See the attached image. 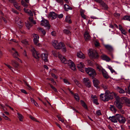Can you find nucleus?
<instances>
[{
	"mask_svg": "<svg viewBox=\"0 0 130 130\" xmlns=\"http://www.w3.org/2000/svg\"><path fill=\"white\" fill-rule=\"evenodd\" d=\"M58 57L63 63L65 64H68L72 70L74 71L76 70V69L75 65L73 62L71 60H67L64 57L59 54H58Z\"/></svg>",
	"mask_w": 130,
	"mask_h": 130,
	"instance_id": "f257e3e1",
	"label": "nucleus"
},
{
	"mask_svg": "<svg viewBox=\"0 0 130 130\" xmlns=\"http://www.w3.org/2000/svg\"><path fill=\"white\" fill-rule=\"evenodd\" d=\"M111 93H108L106 92L104 94L101 93L100 95L101 99L104 101H108L112 98Z\"/></svg>",
	"mask_w": 130,
	"mask_h": 130,
	"instance_id": "f03ea898",
	"label": "nucleus"
},
{
	"mask_svg": "<svg viewBox=\"0 0 130 130\" xmlns=\"http://www.w3.org/2000/svg\"><path fill=\"white\" fill-rule=\"evenodd\" d=\"M85 70L86 72L89 75L93 78L96 75V73L95 70L91 68H86Z\"/></svg>",
	"mask_w": 130,
	"mask_h": 130,
	"instance_id": "7ed1b4c3",
	"label": "nucleus"
},
{
	"mask_svg": "<svg viewBox=\"0 0 130 130\" xmlns=\"http://www.w3.org/2000/svg\"><path fill=\"white\" fill-rule=\"evenodd\" d=\"M88 54L91 58H97L98 56L96 51L91 49L89 50Z\"/></svg>",
	"mask_w": 130,
	"mask_h": 130,
	"instance_id": "20e7f679",
	"label": "nucleus"
},
{
	"mask_svg": "<svg viewBox=\"0 0 130 130\" xmlns=\"http://www.w3.org/2000/svg\"><path fill=\"white\" fill-rule=\"evenodd\" d=\"M41 25L49 29L50 28V26L47 20H43L41 21Z\"/></svg>",
	"mask_w": 130,
	"mask_h": 130,
	"instance_id": "39448f33",
	"label": "nucleus"
},
{
	"mask_svg": "<svg viewBox=\"0 0 130 130\" xmlns=\"http://www.w3.org/2000/svg\"><path fill=\"white\" fill-rule=\"evenodd\" d=\"M121 99L122 100L123 103L127 106H130V99L125 97H122Z\"/></svg>",
	"mask_w": 130,
	"mask_h": 130,
	"instance_id": "423d86ee",
	"label": "nucleus"
},
{
	"mask_svg": "<svg viewBox=\"0 0 130 130\" xmlns=\"http://www.w3.org/2000/svg\"><path fill=\"white\" fill-rule=\"evenodd\" d=\"M118 120L119 122L121 123H124L126 121L125 117H123L121 115L118 114Z\"/></svg>",
	"mask_w": 130,
	"mask_h": 130,
	"instance_id": "0eeeda50",
	"label": "nucleus"
},
{
	"mask_svg": "<svg viewBox=\"0 0 130 130\" xmlns=\"http://www.w3.org/2000/svg\"><path fill=\"white\" fill-rule=\"evenodd\" d=\"M12 50H13V54L12 55L13 56L14 58H17L18 61L19 60L20 62H22V61L21 60H20L19 58H18V57L19 56V55L17 51L15 50V49L13 48H12Z\"/></svg>",
	"mask_w": 130,
	"mask_h": 130,
	"instance_id": "6e6552de",
	"label": "nucleus"
},
{
	"mask_svg": "<svg viewBox=\"0 0 130 130\" xmlns=\"http://www.w3.org/2000/svg\"><path fill=\"white\" fill-rule=\"evenodd\" d=\"M31 51L32 53L33 56L36 59H38L39 58V53L36 51L34 48H33Z\"/></svg>",
	"mask_w": 130,
	"mask_h": 130,
	"instance_id": "1a4fd4ad",
	"label": "nucleus"
},
{
	"mask_svg": "<svg viewBox=\"0 0 130 130\" xmlns=\"http://www.w3.org/2000/svg\"><path fill=\"white\" fill-rule=\"evenodd\" d=\"M77 67L79 70L81 72H83L84 71V66L82 62H80L77 64Z\"/></svg>",
	"mask_w": 130,
	"mask_h": 130,
	"instance_id": "9d476101",
	"label": "nucleus"
},
{
	"mask_svg": "<svg viewBox=\"0 0 130 130\" xmlns=\"http://www.w3.org/2000/svg\"><path fill=\"white\" fill-rule=\"evenodd\" d=\"M83 82L87 87L89 88L90 87L91 83L89 78H84L83 79Z\"/></svg>",
	"mask_w": 130,
	"mask_h": 130,
	"instance_id": "9b49d317",
	"label": "nucleus"
},
{
	"mask_svg": "<svg viewBox=\"0 0 130 130\" xmlns=\"http://www.w3.org/2000/svg\"><path fill=\"white\" fill-rule=\"evenodd\" d=\"M118 117V114H116L114 116L111 117H110L109 118L112 122L113 123H117V122Z\"/></svg>",
	"mask_w": 130,
	"mask_h": 130,
	"instance_id": "f8f14e48",
	"label": "nucleus"
},
{
	"mask_svg": "<svg viewBox=\"0 0 130 130\" xmlns=\"http://www.w3.org/2000/svg\"><path fill=\"white\" fill-rule=\"evenodd\" d=\"M32 35L34 37L33 41L34 43L35 44H36L38 42L39 37L38 35L36 34H33Z\"/></svg>",
	"mask_w": 130,
	"mask_h": 130,
	"instance_id": "ddd939ff",
	"label": "nucleus"
},
{
	"mask_svg": "<svg viewBox=\"0 0 130 130\" xmlns=\"http://www.w3.org/2000/svg\"><path fill=\"white\" fill-rule=\"evenodd\" d=\"M57 15L54 12H51L49 15L48 17L49 19L52 20L56 18Z\"/></svg>",
	"mask_w": 130,
	"mask_h": 130,
	"instance_id": "4468645a",
	"label": "nucleus"
},
{
	"mask_svg": "<svg viewBox=\"0 0 130 130\" xmlns=\"http://www.w3.org/2000/svg\"><path fill=\"white\" fill-rule=\"evenodd\" d=\"M111 94L112 95V98L111 99H113V97L115 98L116 101L114 102H117L120 101V98L119 96L117 94L114 92H111Z\"/></svg>",
	"mask_w": 130,
	"mask_h": 130,
	"instance_id": "2eb2a0df",
	"label": "nucleus"
},
{
	"mask_svg": "<svg viewBox=\"0 0 130 130\" xmlns=\"http://www.w3.org/2000/svg\"><path fill=\"white\" fill-rule=\"evenodd\" d=\"M114 104L119 109H121L122 108V104H123V102L120 103V101L114 102Z\"/></svg>",
	"mask_w": 130,
	"mask_h": 130,
	"instance_id": "dca6fc26",
	"label": "nucleus"
},
{
	"mask_svg": "<svg viewBox=\"0 0 130 130\" xmlns=\"http://www.w3.org/2000/svg\"><path fill=\"white\" fill-rule=\"evenodd\" d=\"M77 56L78 57L80 58L84 59L85 58V55L81 51L78 52L77 53Z\"/></svg>",
	"mask_w": 130,
	"mask_h": 130,
	"instance_id": "f3484780",
	"label": "nucleus"
},
{
	"mask_svg": "<svg viewBox=\"0 0 130 130\" xmlns=\"http://www.w3.org/2000/svg\"><path fill=\"white\" fill-rule=\"evenodd\" d=\"M84 38L86 41H88L89 40L91 37L87 31L84 34Z\"/></svg>",
	"mask_w": 130,
	"mask_h": 130,
	"instance_id": "a211bd4d",
	"label": "nucleus"
},
{
	"mask_svg": "<svg viewBox=\"0 0 130 130\" xmlns=\"http://www.w3.org/2000/svg\"><path fill=\"white\" fill-rule=\"evenodd\" d=\"M47 56V54L45 53L42 54L41 55V57L45 62H46L48 61Z\"/></svg>",
	"mask_w": 130,
	"mask_h": 130,
	"instance_id": "6ab92c4d",
	"label": "nucleus"
},
{
	"mask_svg": "<svg viewBox=\"0 0 130 130\" xmlns=\"http://www.w3.org/2000/svg\"><path fill=\"white\" fill-rule=\"evenodd\" d=\"M93 82L94 86L97 88L99 87V82L96 79H94L93 80Z\"/></svg>",
	"mask_w": 130,
	"mask_h": 130,
	"instance_id": "aec40b11",
	"label": "nucleus"
},
{
	"mask_svg": "<svg viewBox=\"0 0 130 130\" xmlns=\"http://www.w3.org/2000/svg\"><path fill=\"white\" fill-rule=\"evenodd\" d=\"M104 46L105 48L108 50L110 52H111L113 50V48L112 46L109 45H104Z\"/></svg>",
	"mask_w": 130,
	"mask_h": 130,
	"instance_id": "412c9836",
	"label": "nucleus"
},
{
	"mask_svg": "<svg viewBox=\"0 0 130 130\" xmlns=\"http://www.w3.org/2000/svg\"><path fill=\"white\" fill-rule=\"evenodd\" d=\"M102 73L103 77L106 79H107L109 77V76L105 70H103L102 71Z\"/></svg>",
	"mask_w": 130,
	"mask_h": 130,
	"instance_id": "4be33fe9",
	"label": "nucleus"
},
{
	"mask_svg": "<svg viewBox=\"0 0 130 130\" xmlns=\"http://www.w3.org/2000/svg\"><path fill=\"white\" fill-rule=\"evenodd\" d=\"M101 58L102 59L107 61H109L110 60V59L106 55H103L101 56Z\"/></svg>",
	"mask_w": 130,
	"mask_h": 130,
	"instance_id": "5701e85b",
	"label": "nucleus"
},
{
	"mask_svg": "<svg viewBox=\"0 0 130 130\" xmlns=\"http://www.w3.org/2000/svg\"><path fill=\"white\" fill-rule=\"evenodd\" d=\"M24 11L25 12L27 13L31 17L33 16L32 13L30 10L26 9L25 8H24Z\"/></svg>",
	"mask_w": 130,
	"mask_h": 130,
	"instance_id": "b1692460",
	"label": "nucleus"
},
{
	"mask_svg": "<svg viewBox=\"0 0 130 130\" xmlns=\"http://www.w3.org/2000/svg\"><path fill=\"white\" fill-rule=\"evenodd\" d=\"M11 64L15 68H18L19 66V64L18 62L15 60H12Z\"/></svg>",
	"mask_w": 130,
	"mask_h": 130,
	"instance_id": "393cba45",
	"label": "nucleus"
},
{
	"mask_svg": "<svg viewBox=\"0 0 130 130\" xmlns=\"http://www.w3.org/2000/svg\"><path fill=\"white\" fill-rule=\"evenodd\" d=\"M100 2H99L102 6L105 9H106L107 8V7L106 4L102 0L100 1Z\"/></svg>",
	"mask_w": 130,
	"mask_h": 130,
	"instance_id": "a878e982",
	"label": "nucleus"
},
{
	"mask_svg": "<svg viewBox=\"0 0 130 130\" xmlns=\"http://www.w3.org/2000/svg\"><path fill=\"white\" fill-rule=\"evenodd\" d=\"M66 21L69 24L72 23L71 17L69 15L67 16L65 19Z\"/></svg>",
	"mask_w": 130,
	"mask_h": 130,
	"instance_id": "bb28decb",
	"label": "nucleus"
},
{
	"mask_svg": "<svg viewBox=\"0 0 130 130\" xmlns=\"http://www.w3.org/2000/svg\"><path fill=\"white\" fill-rule=\"evenodd\" d=\"M110 106L109 109L110 110L113 112H116L117 110L115 106L112 105H110Z\"/></svg>",
	"mask_w": 130,
	"mask_h": 130,
	"instance_id": "cd10ccee",
	"label": "nucleus"
},
{
	"mask_svg": "<svg viewBox=\"0 0 130 130\" xmlns=\"http://www.w3.org/2000/svg\"><path fill=\"white\" fill-rule=\"evenodd\" d=\"M119 29L121 31L122 34L125 35L126 34V31L120 25H119Z\"/></svg>",
	"mask_w": 130,
	"mask_h": 130,
	"instance_id": "c85d7f7f",
	"label": "nucleus"
},
{
	"mask_svg": "<svg viewBox=\"0 0 130 130\" xmlns=\"http://www.w3.org/2000/svg\"><path fill=\"white\" fill-rule=\"evenodd\" d=\"M65 46L64 43H59L57 45V49H62V47Z\"/></svg>",
	"mask_w": 130,
	"mask_h": 130,
	"instance_id": "c756f323",
	"label": "nucleus"
},
{
	"mask_svg": "<svg viewBox=\"0 0 130 130\" xmlns=\"http://www.w3.org/2000/svg\"><path fill=\"white\" fill-rule=\"evenodd\" d=\"M64 8L65 11H68V10H71L72 9V8L69 6L67 4H65L64 6Z\"/></svg>",
	"mask_w": 130,
	"mask_h": 130,
	"instance_id": "7c9ffc66",
	"label": "nucleus"
},
{
	"mask_svg": "<svg viewBox=\"0 0 130 130\" xmlns=\"http://www.w3.org/2000/svg\"><path fill=\"white\" fill-rule=\"evenodd\" d=\"M63 33L68 35H71V32L67 29H64L63 30Z\"/></svg>",
	"mask_w": 130,
	"mask_h": 130,
	"instance_id": "2f4dec72",
	"label": "nucleus"
},
{
	"mask_svg": "<svg viewBox=\"0 0 130 130\" xmlns=\"http://www.w3.org/2000/svg\"><path fill=\"white\" fill-rule=\"evenodd\" d=\"M53 46L56 49L57 48V40H53L52 42Z\"/></svg>",
	"mask_w": 130,
	"mask_h": 130,
	"instance_id": "473e14b6",
	"label": "nucleus"
},
{
	"mask_svg": "<svg viewBox=\"0 0 130 130\" xmlns=\"http://www.w3.org/2000/svg\"><path fill=\"white\" fill-rule=\"evenodd\" d=\"M117 91H118L120 93H123L125 92V91L124 90L119 87H117Z\"/></svg>",
	"mask_w": 130,
	"mask_h": 130,
	"instance_id": "72a5a7b5",
	"label": "nucleus"
},
{
	"mask_svg": "<svg viewBox=\"0 0 130 130\" xmlns=\"http://www.w3.org/2000/svg\"><path fill=\"white\" fill-rule=\"evenodd\" d=\"M17 114L18 115V117L20 121L21 122L23 121V119L24 118L23 116L22 115L20 114L18 112L17 113Z\"/></svg>",
	"mask_w": 130,
	"mask_h": 130,
	"instance_id": "f704fd0d",
	"label": "nucleus"
},
{
	"mask_svg": "<svg viewBox=\"0 0 130 130\" xmlns=\"http://www.w3.org/2000/svg\"><path fill=\"white\" fill-rule=\"evenodd\" d=\"M74 96L75 100L77 101H79L80 100V98L78 95L77 94H74Z\"/></svg>",
	"mask_w": 130,
	"mask_h": 130,
	"instance_id": "c9c22d12",
	"label": "nucleus"
},
{
	"mask_svg": "<svg viewBox=\"0 0 130 130\" xmlns=\"http://www.w3.org/2000/svg\"><path fill=\"white\" fill-rule=\"evenodd\" d=\"M30 100L32 103L34 104V105L37 107H38L39 105L38 103L35 101V100L32 98H31Z\"/></svg>",
	"mask_w": 130,
	"mask_h": 130,
	"instance_id": "e433bc0d",
	"label": "nucleus"
},
{
	"mask_svg": "<svg viewBox=\"0 0 130 130\" xmlns=\"http://www.w3.org/2000/svg\"><path fill=\"white\" fill-rule=\"evenodd\" d=\"M25 24L26 26L28 29H29V28L31 27L32 26L31 24L29 22H28L27 23H26Z\"/></svg>",
	"mask_w": 130,
	"mask_h": 130,
	"instance_id": "4c0bfd02",
	"label": "nucleus"
},
{
	"mask_svg": "<svg viewBox=\"0 0 130 130\" xmlns=\"http://www.w3.org/2000/svg\"><path fill=\"white\" fill-rule=\"evenodd\" d=\"M14 5L15 7L18 9H20V7L19 5L16 2L14 3Z\"/></svg>",
	"mask_w": 130,
	"mask_h": 130,
	"instance_id": "58836bf2",
	"label": "nucleus"
},
{
	"mask_svg": "<svg viewBox=\"0 0 130 130\" xmlns=\"http://www.w3.org/2000/svg\"><path fill=\"white\" fill-rule=\"evenodd\" d=\"M80 102L82 106L85 108L87 109V105L82 100H81Z\"/></svg>",
	"mask_w": 130,
	"mask_h": 130,
	"instance_id": "ea45409f",
	"label": "nucleus"
},
{
	"mask_svg": "<svg viewBox=\"0 0 130 130\" xmlns=\"http://www.w3.org/2000/svg\"><path fill=\"white\" fill-rule=\"evenodd\" d=\"M123 19L125 20H126L130 21V16H129L126 15L124 16Z\"/></svg>",
	"mask_w": 130,
	"mask_h": 130,
	"instance_id": "a19ab883",
	"label": "nucleus"
},
{
	"mask_svg": "<svg viewBox=\"0 0 130 130\" xmlns=\"http://www.w3.org/2000/svg\"><path fill=\"white\" fill-rule=\"evenodd\" d=\"M63 81L64 83L67 85H70L71 83L69 82V81L66 79H63Z\"/></svg>",
	"mask_w": 130,
	"mask_h": 130,
	"instance_id": "79ce46f5",
	"label": "nucleus"
},
{
	"mask_svg": "<svg viewBox=\"0 0 130 130\" xmlns=\"http://www.w3.org/2000/svg\"><path fill=\"white\" fill-rule=\"evenodd\" d=\"M38 29L39 30H40L41 31V32L44 35H45L46 34V32L44 29H42V28L40 27L38 28Z\"/></svg>",
	"mask_w": 130,
	"mask_h": 130,
	"instance_id": "37998d69",
	"label": "nucleus"
},
{
	"mask_svg": "<svg viewBox=\"0 0 130 130\" xmlns=\"http://www.w3.org/2000/svg\"><path fill=\"white\" fill-rule=\"evenodd\" d=\"M19 19L18 17H16L15 19V22L16 23L18 24L19 25H20L21 24V22L20 20H17V19Z\"/></svg>",
	"mask_w": 130,
	"mask_h": 130,
	"instance_id": "c03bdc74",
	"label": "nucleus"
},
{
	"mask_svg": "<svg viewBox=\"0 0 130 130\" xmlns=\"http://www.w3.org/2000/svg\"><path fill=\"white\" fill-rule=\"evenodd\" d=\"M97 69L100 72L101 71L102 72V71L103 70H104L102 67L100 66H97Z\"/></svg>",
	"mask_w": 130,
	"mask_h": 130,
	"instance_id": "a18cd8bd",
	"label": "nucleus"
},
{
	"mask_svg": "<svg viewBox=\"0 0 130 130\" xmlns=\"http://www.w3.org/2000/svg\"><path fill=\"white\" fill-rule=\"evenodd\" d=\"M80 14L82 18H83L84 19H86V16L84 14L83 12L81 11L80 12Z\"/></svg>",
	"mask_w": 130,
	"mask_h": 130,
	"instance_id": "49530a36",
	"label": "nucleus"
},
{
	"mask_svg": "<svg viewBox=\"0 0 130 130\" xmlns=\"http://www.w3.org/2000/svg\"><path fill=\"white\" fill-rule=\"evenodd\" d=\"M21 3L24 6L27 7V4L23 1H21Z\"/></svg>",
	"mask_w": 130,
	"mask_h": 130,
	"instance_id": "de8ad7c7",
	"label": "nucleus"
},
{
	"mask_svg": "<svg viewBox=\"0 0 130 130\" xmlns=\"http://www.w3.org/2000/svg\"><path fill=\"white\" fill-rule=\"evenodd\" d=\"M29 117L32 120L34 121H37L36 119H35L34 117L32 116L31 115H30L29 116Z\"/></svg>",
	"mask_w": 130,
	"mask_h": 130,
	"instance_id": "09e8293b",
	"label": "nucleus"
},
{
	"mask_svg": "<svg viewBox=\"0 0 130 130\" xmlns=\"http://www.w3.org/2000/svg\"><path fill=\"white\" fill-rule=\"evenodd\" d=\"M57 118H58V120H59V121H60L62 123L64 122V119L63 118H61L60 117H58V116Z\"/></svg>",
	"mask_w": 130,
	"mask_h": 130,
	"instance_id": "8fccbe9b",
	"label": "nucleus"
},
{
	"mask_svg": "<svg viewBox=\"0 0 130 130\" xmlns=\"http://www.w3.org/2000/svg\"><path fill=\"white\" fill-rule=\"evenodd\" d=\"M57 2L60 3L61 5L63 4V2L62 0H57Z\"/></svg>",
	"mask_w": 130,
	"mask_h": 130,
	"instance_id": "3c124183",
	"label": "nucleus"
},
{
	"mask_svg": "<svg viewBox=\"0 0 130 130\" xmlns=\"http://www.w3.org/2000/svg\"><path fill=\"white\" fill-rule=\"evenodd\" d=\"M108 68L110 70L112 73L115 72V71L112 69V67H109Z\"/></svg>",
	"mask_w": 130,
	"mask_h": 130,
	"instance_id": "603ef678",
	"label": "nucleus"
},
{
	"mask_svg": "<svg viewBox=\"0 0 130 130\" xmlns=\"http://www.w3.org/2000/svg\"><path fill=\"white\" fill-rule=\"evenodd\" d=\"M74 82L75 83L76 85L78 86L80 84L79 81L77 79H75L74 80Z\"/></svg>",
	"mask_w": 130,
	"mask_h": 130,
	"instance_id": "864d4df0",
	"label": "nucleus"
},
{
	"mask_svg": "<svg viewBox=\"0 0 130 130\" xmlns=\"http://www.w3.org/2000/svg\"><path fill=\"white\" fill-rule=\"evenodd\" d=\"M21 42L24 43L25 44H28V41L26 40H23L21 41Z\"/></svg>",
	"mask_w": 130,
	"mask_h": 130,
	"instance_id": "5fc2aeb1",
	"label": "nucleus"
},
{
	"mask_svg": "<svg viewBox=\"0 0 130 130\" xmlns=\"http://www.w3.org/2000/svg\"><path fill=\"white\" fill-rule=\"evenodd\" d=\"M5 64L7 66L8 68L10 69L11 70L13 71L12 69L13 68L12 67H11L10 65L7 64L6 63H5Z\"/></svg>",
	"mask_w": 130,
	"mask_h": 130,
	"instance_id": "6e6d98bb",
	"label": "nucleus"
},
{
	"mask_svg": "<svg viewBox=\"0 0 130 130\" xmlns=\"http://www.w3.org/2000/svg\"><path fill=\"white\" fill-rule=\"evenodd\" d=\"M50 86L51 88L55 92H56L57 90L55 87H54L53 85H50Z\"/></svg>",
	"mask_w": 130,
	"mask_h": 130,
	"instance_id": "4d7b16f0",
	"label": "nucleus"
},
{
	"mask_svg": "<svg viewBox=\"0 0 130 130\" xmlns=\"http://www.w3.org/2000/svg\"><path fill=\"white\" fill-rule=\"evenodd\" d=\"M21 91L25 94H27V93L26 91L25 90L23 89H21L20 90Z\"/></svg>",
	"mask_w": 130,
	"mask_h": 130,
	"instance_id": "13d9d810",
	"label": "nucleus"
},
{
	"mask_svg": "<svg viewBox=\"0 0 130 130\" xmlns=\"http://www.w3.org/2000/svg\"><path fill=\"white\" fill-rule=\"evenodd\" d=\"M63 17V15L62 14H60L58 15L57 14V17L59 18H61Z\"/></svg>",
	"mask_w": 130,
	"mask_h": 130,
	"instance_id": "bf43d9fd",
	"label": "nucleus"
},
{
	"mask_svg": "<svg viewBox=\"0 0 130 130\" xmlns=\"http://www.w3.org/2000/svg\"><path fill=\"white\" fill-rule=\"evenodd\" d=\"M61 49H62V52L64 53L66 52L67 50L66 48L65 47V46H64L63 47H62Z\"/></svg>",
	"mask_w": 130,
	"mask_h": 130,
	"instance_id": "052dcab7",
	"label": "nucleus"
},
{
	"mask_svg": "<svg viewBox=\"0 0 130 130\" xmlns=\"http://www.w3.org/2000/svg\"><path fill=\"white\" fill-rule=\"evenodd\" d=\"M101 86L104 89H106L107 87L105 85L102 84L101 85Z\"/></svg>",
	"mask_w": 130,
	"mask_h": 130,
	"instance_id": "680f3d73",
	"label": "nucleus"
},
{
	"mask_svg": "<svg viewBox=\"0 0 130 130\" xmlns=\"http://www.w3.org/2000/svg\"><path fill=\"white\" fill-rule=\"evenodd\" d=\"M51 34L52 36H56V33L55 31H52L51 32Z\"/></svg>",
	"mask_w": 130,
	"mask_h": 130,
	"instance_id": "e2e57ef3",
	"label": "nucleus"
},
{
	"mask_svg": "<svg viewBox=\"0 0 130 130\" xmlns=\"http://www.w3.org/2000/svg\"><path fill=\"white\" fill-rule=\"evenodd\" d=\"M93 102L96 105H98L99 103H98L97 100L96 99H94L93 100Z\"/></svg>",
	"mask_w": 130,
	"mask_h": 130,
	"instance_id": "0e129e2a",
	"label": "nucleus"
},
{
	"mask_svg": "<svg viewBox=\"0 0 130 130\" xmlns=\"http://www.w3.org/2000/svg\"><path fill=\"white\" fill-rule=\"evenodd\" d=\"M56 71L54 69H52L50 71V73H54L56 72Z\"/></svg>",
	"mask_w": 130,
	"mask_h": 130,
	"instance_id": "69168bd1",
	"label": "nucleus"
},
{
	"mask_svg": "<svg viewBox=\"0 0 130 130\" xmlns=\"http://www.w3.org/2000/svg\"><path fill=\"white\" fill-rule=\"evenodd\" d=\"M119 128L120 130H125L124 127L122 126H121L120 127H119Z\"/></svg>",
	"mask_w": 130,
	"mask_h": 130,
	"instance_id": "338daca9",
	"label": "nucleus"
},
{
	"mask_svg": "<svg viewBox=\"0 0 130 130\" xmlns=\"http://www.w3.org/2000/svg\"><path fill=\"white\" fill-rule=\"evenodd\" d=\"M25 84L28 87L29 89H32L31 87L26 82H25Z\"/></svg>",
	"mask_w": 130,
	"mask_h": 130,
	"instance_id": "774afa93",
	"label": "nucleus"
}]
</instances>
